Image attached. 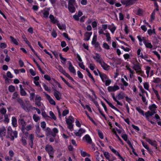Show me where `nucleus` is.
<instances>
[{"mask_svg": "<svg viewBox=\"0 0 161 161\" xmlns=\"http://www.w3.org/2000/svg\"><path fill=\"white\" fill-rule=\"evenodd\" d=\"M109 147L111 151L114 153L115 155L117 156L119 158V159L121 161H125L124 159L122 157L119 152L117 151L116 149H114L113 147L111 146H109Z\"/></svg>", "mask_w": 161, "mask_h": 161, "instance_id": "obj_7", "label": "nucleus"}, {"mask_svg": "<svg viewBox=\"0 0 161 161\" xmlns=\"http://www.w3.org/2000/svg\"><path fill=\"white\" fill-rule=\"evenodd\" d=\"M83 13L80 11H79L77 14H75L74 15L73 17L76 20L78 21L79 20V17L82 15Z\"/></svg>", "mask_w": 161, "mask_h": 161, "instance_id": "obj_22", "label": "nucleus"}, {"mask_svg": "<svg viewBox=\"0 0 161 161\" xmlns=\"http://www.w3.org/2000/svg\"><path fill=\"white\" fill-rule=\"evenodd\" d=\"M40 129L39 128V126H38L37 127H36V133L37 134V136L39 137H42L44 136L43 135H42L41 136H40L38 134L40 132Z\"/></svg>", "mask_w": 161, "mask_h": 161, "instance_id": "obj_42", "label": "nucleus"}, {"mask_svg": "<svg viewBox=\"0 0 161 161\" xmlns=\"http://www.w3.org/2000/svg\"><path fill=\"white\" fill-rule=\"evenodd\" d=\"M7 77L9 78H13V75L10 71H8L7 73Z\"/></svg>", "mask_w": 161, "mask_h": 161, "instance_id": "obj_62", "label": "nucleus"}, {"mask_svg": "<svg viewBox=\"0 0 161 161\" xmlns=\"http://www.w3.org/2000/svg\"><path fill=\"white\" fill-rule=\"evenodd\" d=\"M75 121V119L72 116H70L68 118L66 119V122L67 124H72Z\"/></svg>", "mask_w": 161, "mask_h": 161, "instance_id": "obj_23", "label": "nucleus"}, {"mask_svg": "<svg viewBox=\"0 0 161 161\" xmlns=\"http://www.w3.org/2000/svg\"><path fill=\"white\" fill-rule=\"evenodd\" d=\"M45 150L48 153L50 158L53 159L54 153V150L53 147L50 145H47L46 146Z\"/></svg>", "mask_w": 161, "mask_h": 161, "instance_id": "obj_6", "label": "nucleus"}, {"mask_svg": "<svg viewBox=\"0 0 161 161\" xmlns=\"http://www.w3.org/2000/svg\"><path fill=\"white\" fill-rule=\"evenodd\" d=\"M136 109L139 113L142 114L143 116H145V114H144V111L142 110L140 107H136Z\"/></svg>", "mask_w": 161, "mask_h": 161, "instance_id": "obj_41", "label": "nucleus"}, {"mask_svg": "<svg viewBox=\"0 0 161 161\" xmlns=\"http://www.w3.org/2000/svg\"><path fill=\"white\" fill-rule=\"evenodd\" d=\"M119 89V87L116 85L113 86H109L107 87V90L109 92H114Z\"/></svg>", "mask_w": 161, "mask_h": 161, "instance_id": "obj_9", "label": "nucleus"}, {"mask_svg": "<svg viewBox=\"0 0 161 161\" xmlns=\"http://www.w3.org/2000/svg\"><path fill=\"white\" fill-rule=\"evenodd\" d=\"M126 69L129 71V76L130 78H132L134 76V74L135 73L134 71L128 66H126Z\"/></svg>", "mask_w": 161, "mask_h": 161, "instance_id": "obj_21", "label": "nucleus"}, {"mask_svg": "<svg viewBox=\"0 0 161 161\" xmlns=\"http://www.w3.org/2000/svg\"><path fill=\"white\" fill-rule=\"evenodd\" d=\"M149 108L150 111H147L145 113V116L148 121L150 122L152 124H153L154 122L150 120L149 117L156 113L157 107L155 104H153L149 106Z\"/></svg>", "mask_w": 161, "mask_h": 161, "instance_id": "obj_1", "label": "nucleus"}, {"mask_svg": "<svg viewBox=\"0 0 161 161\" xmlns=\"http://www.w3.org/2000/svg\"><path fill=\"white\" fill-rule=\"evenodd\" d=\"M121 81L124 86H128V83L126 82V81L123 78H121Z\"/></svg>", "mask_w": 161, "mask_h": 161, "instance_id": "obj_56", "label": "nucleus"}, {"mask_svg": "<svg viewBox=\"0 0 161 161\" xmlns=\"http://www.w3.org/2000/svg\"><path fill=\"white\" fill-rule=\"evenodd\" d=\"M103 47L106 49H109V46L108 45V44L104 42L103 44Z\"/></svg>", "mask_w": 161, "mask_h": 161, "instance_id": "obj_61", "label": "nucleus"}, {"mask_svg": "<svg viewBox=\"0 0 161 161\" xmlns=\"http://www.w3.org/2000/svg\"><path fill=\"white\" fill-rule=\"evenodd\" d=\"M49 114L50 115L49 118L54 120H56V117L52 111H50L49 112Z\"/></svg>", "mask_w": 161, "mask_h": 161, "instance_id": "obj_33", "label": "nucleus"}, {"mask_svg": "<svg viewBox=\"0 0 161 161\" xmlns=\"http://www.w3.org/2000/svg\"><path fill=\"white\" fill-rule=\"evenodd\" d=\"M93 58L97 62L100 64L103 61L100 55L96 53V55L93 57Z\"/></svg>", "mask_w": 161, "mask_h": 161, "instance_id": "obj_15", "label": "nucleus"}, {"mask_svg": "<svg viewBox=\"0 0 161 161\" xmlns=\"http://www.w3.org/2000/svg\"><path fill=\"white\" fill-rule=\"evenodd\" d=\"M82 140L84 142L86 143L87 144L90 145H92L93 144L91 137L88 134L85 135L82 138Z\"/></svg>", "mask_w": 161, "mask_h": 161, "instance_id": "obj_8", "label": "nucleus"}, {"mask_svg": "<svg viewBox=\"0 0 161 161\" xmlns=\"http://www.w3.org/2000/svg\"><path fill=\"white\" fill-rule=\"evenodd\" d=\"M161 81V79L159 78H153V79L152 82L155 83H159Z\"/></svg>", "mask_w": 161, "mask_h": 161, "instance_id": "obj_32", "label": "nucleus"}, {"mask_svg": "<svg viewBox=\"0 0 161 161\" xmlns=\"http://www.w3.org/2000/svg\"><path fill=\"white\" fill-rule=\"evenodd\" d=\"M33 119L36 122H37L40 119V117L36 114H34L33 115Z\"/></svg>", "mask_w": 161, "mask_h": 161, "instance_id": "obj_40", "label": "nucleus"}, {"mask_svg": "<svg viewBox=\"0 0 161 161\" xmlns=\"http://www.w3.org/2000/svg\"><path fill=\"white\" fill-rule=\"evenodd\" d=\"M86 132V130L85 129L80 128L78 130L75 131V134L76 136L80 137Z\"/></svg>", "mask_w": 161, "mask_h": 161, "instance_id": "obj_10", "label": "nucleus"}, {"mask_svg": "<svg viewBox=\"0 0 161 161\" xmlns=\"http://www.w3.org/2000/svg\"><path fill=\"white\" fill-rule=\"evenodd\" d=\"M33 126L32 125H27L26 127H25V130L27 131H29L32 129Z\"/></svg>", "mask_w": 161, "mask_h": 161, "instance_id": "obj_45", "label": "nucleus"}, {"mask_svg": "<svg viewBox=\"0 0 161 161\" xmlns=\"http://www.w3.org/2000/svg\"><path fill=\"white\" fill-rule=\"evenodd\" d=\"M6 130L5 127L3 126L0 128V138L3 139V137L6 136Z\"/></svg>", "mask_w": 161, "mask_h": 161, "instance_id": "obj_13", "label": "nucleus"}, {"mask_svg": "<svg viewBox=\"0 0 161 161\" xmlns=\"http://www.w3.org/2000/svg\"><path fill=\"white\" fill-rule=\"evenodd\" d=\"M49 18L51 20V21L53 24L56 23L57 24L58 22V20L55 19L54 16L52 15L51 14L50 15Z\"/></svg>", "mask_w": 161, "mask_h": 161, "instance_id": "obj_24", "label": "nucleus"}, {"mask_svg": "<svg viewBox=\"0 0 161 161\" xmlns=\"http://www.w3.org/2000/svg\"><path fill=\"white\" fill-rule=\"evenodd\" d=\"M144 88L148 91H149V84L148 82H145L143 83Z\"/></svg>", "mask_w": 161, "mask_h": 161, "instance_id": "obj_37", "label": "nucleus"}, {"mask_svg": "<svg viewBox=\"0 0 161 161\" xmlns=\"http://www.w3.org/2000/svg\"><path fill=\"white\" fill-rule=\"evenodd\" d=\"M97 132L99 137L101 139H103V133L101 132V131L98 130H97Z\"/></svg>", "mask_w": 161, "mask_h": 161, "instance_id": "obj_63", "label": "nucleus"}, {"mask_svg": "<svg viewBox=\"0 0 161 161\" xmlns=\"http://www.w3.org/2000/svg\"><path fill=\"white\" fill-rule=\"evenodd\" d=\"M53 131L54 134H53L52 135L53 137H54L56 136V134L58 132V129L56 128H54L53 130Z\"/></svg>", "mask_w": 161, "mask_h": 161, "instance_id": "obj_60", "label": "nucleus"}, {"mask_svg": "<svg viewBox=\"0 0 161 161\" xmlns=\"http://www.w3.org/2000/svg\"><path fill=\"white\" fill-rule=\"evenodd\" d=\"M111 95L113 99L117 103V104L120 106H122V103L119 101L118 100H121L124 98L125 96V93L122 91L120 92L117 94L116 97L114 96V93H112Z\"/></svg>", "mask_w": 161, "mask_h": 161, "instance_id": "obj_2", "label": "nucleus"}, {"mask_svg": "<svg viewBox=\"0 0 161 161\" xmlns=\"http://www.w3.org/2000/svg\"><path fill=\"white\" fill-rule=\"evenodd\" d=\"M79 66L82 69L84 70L86 69L85 66L84 65L82 62H79L78 63Z\"/></svg>", "mask_w": 161, "mask_h": 161, "instance_id": "obj_59", "label": "nucleus"}, {"mask_svg": "<svg viewBox=\"0 0 161 161\" xmlns=\"http://www.w3.org/2000/svg\"><path fill=\"white\" fill-rule=\"evenodd\" d=\"M10 38L11 40V41L12 42H13L14 44L16 45H18V40H17L16 39L14 38L12 36H10Z\"/></svg>", "mask_w": 161, "mask_h": 161, "instance_id": "obj_36", "label": "nucleus"}, {"mask_svg": "<svg viewBox=\"0 0 161 161\" xmlns=\"http://www.w3.org/2000/svg\"><path fill=\"white\" fill-rule=\"evenodd\" d=\"M143 11L142 9L139 8L137 10L136 14L137 15L139 16H142L143 15Z\"/></svg>", "mask_w": 161, "mask_h": 161, "instance_id": "obj_39", "label": "nucleus"}, {"mask_svg": "<svg viewBox=\"0 0 161 161\" xmlns=\"http://www.w3.org/2000/svg\"><path fill=\"white\" fill-rule=\"evenodd\" d=\"M68 8L69 11L72 13L75 12V9L74 6H68Z\"/></svg>", "mask_w": 161, "mask_h": 161, "instance_id": "obj_38", "label": "nucleus"}, {"mask_svg": "<svg viewBox=\"0 0 161 161\" xmlns=\"http://www.w3.org/2000/svg\"><path fill=\"white\" fill-rule=\"evenodd\" d=\"M45 94L50 103L52 105H56V102L48 94L46 93H45Z\"/></svg>", "mask_w": 161, "mask_h": 161, "instance_id": "obj_14", "label": "nucleus"}, {"mask_svg": "<svg viewBox=\"0 0 161 161\" xmlns=\"http://www.w3.org/2000/svg\"><path fill=\"white\" fill-rule=\"evenodd\" d=\"M142 58L144 59L149 63H151L152 62L151 60L147 55L143 56Z\"/></svg>", "mask_w": 161, "mask_h": 161, "instance_id": "obj_51", "label": "nucleus"}, {"mask_svg": "<svg viewBox=\"0 0 161 161\" xmlns=\"http://www.w3.org/2000/svg\"><path fill=\"white\" fill-rule=\"evenodd\" d=\"M137 53L138 57H141L142 58L143 56L142 52H141V50L140 49H138L137 51Z\"/></svg>", "mask_w": 161, "mask_h": 161, "instance_id": "obj_43", "label": "nucleus"}, {"mask_svg": "<svg viewBox=\"0 0 161 161\" xmlns=\"http://www.w3.org/2000/svg\"><path fill=\"white\" fill-rule=\"evenodd\" d=\"M80 154L81 156L83 157H85L86 156L90 157V155L89 154L86 153V152L82 150L80 151Z\"/></svg>", "mask_w": 161, "mask_h": 161, "instance_id": "obj_35", "label": "nucleus"}, {"mask_svg": "<svg viewBox=\"0 0 161 161\" xmlns=\"http://www.w3.org/2000/svg\"><path fill=\"white\" fill-rule=\"evenodd\" d=\"M100 64L105 70H108L110 69V66L106 64L103 61Z\"/></svg>", "mask_w": 161, "mask_h": 161, "instance_id": "obj_20", "label": "nucleus"}, {"mask_svg": "<svg viewBox=\"0 0 161 161\" xmlns=\"http://www.w3.org/2000/svg\"><path fill=\"white\" fill-rule=\"evenodd\" d=\"M19 86L20 87V93L21 95L22 96H25L27 93L24 89L23 88L22 85H19Z\"/></svg>", "mask_w": 161, "mask_h": 161, "instance_id": "obj_26", "label": "nucleus"}, {"mask_svg": "<svg viewBox=\"0 0 161 161\" xmlns=\"http://www.w3.org/2000/svg\"><path fill=\"white\" fill-rule=\"evenodd\" d=\"M106 102L108 104V105H109V106L111 107L113 109H114L115 110H116V111L120 112V111L117 108H116L114 105H113L110 102H109L108 101H106Z\"/></svg>", "mask_w": 161, "mask_h": 161, "instance_id": "obj_30", "label": "nucleus"}, {"mask_svg": "<svg viewBox=\"0 0 161 161\" xmlns=\"http://www.w3.org/2000/svg\"><path fill=\"white\" fill-rule=\"evenodd\" d=\"M137 0H129L128 1V6L134 4Z\"/></svg>", "mask_w": 161, "mask_h": 161, "instance_id": "obj_55", "label": "nucleus"}, {"mask_svg": "<svg viewBox=\"0 0 161 161\" xmlns=\"http://www.w3.org/2000/svg\"><path fill=\"white\" fill-rule=\"evenodd\" d=\"M146 141L148 142L151 145L156 147V149H157V142L156 141L154 140H153L151 139H150L149 138H147L146 139Z\"/></svg>", "mask_w": 161, "mask_h": 161, "instance_id": "obj_17", "label": "nucleus"}, {"mask_svg": "<svg viewBox=\"0 0 161 161\" xmlns=\"http://www.w3.org/2000/svg\"><path fill=\"white\" fill-rule=\"evenodd\" d=\"M89 67L90 69L92 70H93L96 68L95 64H90Z\"/></svg>", "mask_w": 161, "mask_h": 161, "instance_id": "obj_58", "label": "nucleus"}, {"mask_svg": "<svg viewBox=\"0 0 161 161\" xmlns=\"http://www.w3.org/2000/svg\"><path fill=\"white\" fill-rule=\"evenodd\" d=\"M108 25L107 24H103L102 25V28L101 29L103 30V31L106 30L107 28L108 29ZM100 29V28H99Z\"/></svg>", "mask_w": 161, "mask_h": 161, "instance_id": "obj_57", "label": "nucleus"}, {"mask_svg": "<svg viewBox=\"0 0 161 161\" xmlns=\"http://www.w3.org/2000/svg\"><path fill=\"white\" fill-rule=\"evenodd\" d=\"M53 95L57 100L59 101L62 99L61 93L56 89L54 90Z\"/></svg>", "mask_w": 161, "mask_h": 161, "instance_id": "obj_11", "label": "nucleus"}, {"mask_svg": "<svg viewBox=\"0 0 161 161\" xmlns=\"http://www.w3.org/2000/svg\"><path fill=\"white\" fill-rule=\"evenodd\" d=\"M75 3V0H69L68 3V6H74Z\"/></svg>", "mask_w": 161, "mask_h": 161, "instance_id": "obj_52", "label": "nucleus"}, {"mask_svg": "<svg viewBox=\"0 0 161 161\" xmlns=\"http://www.w3.org/2000/svg\"><path fill=\"white\" fill-rule=\"evenodd\" d=\"M12 124L14 127L17 126V120L15 117H12Z\"/></svg>", "mask_w": 161, "mask_h": 161, "instance_id": "obj_25", "label": "nucleus"}, {"mask_svg": "<svg viewBox=\"0 0 161 161\" xmlns=\"http://www.w3.org/2000/svg\"><path fill=\"white\" fill-rule=\"evenodd\" d=\"M9 91L10 92H13L15 90V87L12 85H10L9 86L8 88Z\"/></svg>", "mask_w": 161, "mask_h": 161, "instance_id": "obj_47", "label": "nucleus"}, {"mask_svg": "<svg viewBox=\"0 0 161 161\" xmlns=\"http://www.w3.org/2000/svg\"><path fill=\"white\" fill-rule=\"evenodd\" d=\"M132 68L135 71L137 75L143 76L144 75V72L142 69V67L139 63L134 64Z\"/></svg>", "mask_w": 161, "mask_h": 161, "instance_id": "obj_3", "label": "nucleus"}, {"mask_svg": "<svg viewBox=\"0 0 161 161\" xmlns=\"http://www.w3.org/2000/svg\"><path fill=\"white\" fill-rule=\"evenodd\" d=\"M68 64H69L68 69L69 71L73 74L76 75L75 70L71 62L70 61H68Z\"/></svg>", "mask_w": 161, "mask_h": 161, "instance_id": "obj_12", "label": "nucleus"}, {"mask_svg": "<svg viewBox=\"0 0 161 161\" xmlns=\"http://www.w3.org/2000/svg\"><path fill=\"white\" fill-rule=\"evenodd\" d=\"M92 34V33L86 32L85 34V38L84 40L86 41H88L90 38V37Z\"/></svg>", "mask_w": 161, "mask_h": 161, "instance_id": "obj_29", "label": "nucleus"}, {"mask_svg": "<svg viewBox=\"0 0 161 161\" xmlns=\"http://www.w3.org/2000/svg\"><path fill=\"white\" fill-rule=\"evenodd\" d=\"M97 36L96 35H94L92 42V44H93L97 42Z\"/></svg>", "mask_w": 161, "mask_h": 161, "instance_id": "obj_54", "label": "nucleus"}, {"mask_svg": "<svg viewBox=\"0 0 161 161\" xmlns=\"http://www.w3.org/2000/svg\"><path fill=\"white\" fill-rule=\"evenodd\" d=\"M106 86H109L111 83L112 81L109 78L108 79H106L102 81Z\"/></svg>", "mask_w": 161, "mask_h": 161, "instance_id": "obj_28", "label": "nucleus"}, {"mask_svg": "<svg viewBox=\"0 0 161 161\" xmlns=\"http://www.w3.org/2000/svg\"><path fill=\"white\" fill-rule=\"evenodd\" d=\"M8 137L11 140H13L14 137L16 138L17 136V132L16 131H13L11 127L9 126L7 129Z\"/></svg>", "mask_w": 161, "mask_h": 161, "instance_id": "obj_4", "label": "nucleus"}, {"mask_svg": "<svg viewBox=\"0 0 161 161\" xmlns=\"http://www.w3.org/2000/svg\"><path fill=\"white\" fill-rule=\"evenodd\" d=\"M57 69L60 72L63 74L65 71L64 69L60 65H58L57 67Z\"/></svg>", "mask_w": 161, "mask_h": 161, "instance_id": "obj_50", "label": "nucleus"}, {"mask_svg": "<svg viewBox=\"0 0 161 161\" xmlns=\"http://www.w3.org/2000/svg\"><path fill=\"white\" fill-rule=\"evenodd\" d=\"M97 70L98 72L99 75L102 81H103L105 80L108 79V78H109L105 74L99 71L98 70Z\"/></svg>", "mask_w": 161, "mask_h": 161, "instance_id": "obj_18", "label": "nucleus"}, {"mask_svg": "<svg viewBox=\"0 0 161 161\" xmlns=\"http://www.w3.org/2000/svg\"><path fill=\"white\" fill-rule=\"evenodd\" d=\"M128 1L129 0H121V2L122 4L127 7L128 6Z\"/></svg>", "mask_w": 161, "mask_h": 161, "instance_id": "obj_46", "label": "nucleus"}, {"mask_svg": "<svg viewBox=\"0 0 161 161\" xmlns=\"http://www.w3.org/2000/svg\"><path fill=\"white\" fill-rule=\"evenodd\" d=\"M19 124L21 125V130L23 133L25 132V125H26V123L23 119H20L19 120Z\"/></svg>", "mask_w": 161, "mask_h": 161, "instance_id": "obj_16", "label": "nucleus"}, {"mask_svg": "<svg viewBox=\"0 0 161 161\" xmlns=\"http://www.w3.org/2000/svg\"><path fill=\"white\" fill-rule=\"evenodd\" d=\"M116 28V27L113 23L111 24L110 25H108V29L113 34L114 33Z\"/></svg>", "mask_w": 161, "mask_h": 161, "instance_id": "obj_19", "label": "nucleus"}, {"mask_svg": "<svg viewBox=\"0 0 161 161\" xmlns=\"http://www.w3.org/2000/svg\"><path fill=\"white\" fill-rule=\"evenodd\" d=\"M142 143L143 146L144 147V148H145L147 149L148 151L149 150V146L146 143H144V142L142 141Z\"/></svg>", "mask_w": 161, "mask_h": 161, "instance_id": "obj_53", "label": "nucleus"}, {"mask_svg": "<svg viewBox=\"0 0 161 161\" xmlns=\"http://www.w3.org/2000/svg\"><path fill=\"white\" fill-rule=\"evenodd\" d=\"M34 135L33 134H31L28 137L30 141L31 142L32 144L33 143V139L34 138Z\"/></svg>", "mask_w": 161, "mask_h": 161, "instance_id": "obj_49", "label": "nucleus"}, {"mask_svg": "<svg viewBox=\"0 0 161 161\" xmlns=\"http://www.w3.org/2000/svg\"><path fill=\"white\" fill-rule=\"evenodd\" d=\"M59 56L61 60V62L63 65H65L66 61V59L63 57L61 53L59 54Z\"/></svg>", "mask_w": 161, "mask_h": 161, "instance_id": "obj_31", "label": "nucleus"}, {"mask_svg": "<svg viewBox=\"0 0 161 161\" xmlns=\"http://www.w3.org/2000/svg\"><path fill=\"white\" fill-rule=\"evenodd\" d=\"M151 67L149 66H147L146 67V72L147 75V77H148L149 75V72L151 69Z\"/></svg>", "mask_w": 161, "mask_h": 161, "instance_id": "obj_44", "label": "nucleus"}, {"mask_svg": "<svg viewBox=\"0 0 161 161\" xmlns=\"http://www.w3.org/2000/svg\"><path fill=\"white\" fill-rule=\"evenodd\" d=\"M69 113V110L68 109L64 110L63 112L62 115L63 116H65Z\"/></svg>", "mask_w": 161, "mask_h": 161, "instance_id": "obj_64", "label": "nucleus"}, {"mask_svg": "<svg viewBox=\"0 0 161 161\" xmlns=\"http://www.w3.org/2000/svg\"><path fill=\"white\" fill-rule=\"evenodd\" d=\"M147 32L148 34L150 35L152 34H155V32L154 29L153 30H151V29L148 30Z\"/></svg>", "mask_w": 161, "mask_h": 161, "instance_id": "obj_48", "label": "nucleus"}, {"mask_svg": "<svg viewBox=\"0 0 161 161\" xmlns=\"http://www.w3.org/2000/svg\"><path fill=\"white\" fill-rule=\"evenodd\" d=\"M99 30L98 33L99 35L103 34L106 37V41L110 43L111 38L110 36V34L109 32L107 31H105L106 33H104L103 31V30L101 29L98 28Z\"/></svg>", "mask_w": 161, "mask_h": 161, "instance_id": "obj_5", "label": "nucleus"}, {"mask_svg": "<svg viewBox=\"0 0 161 161\" xmlns=\"http://www.w3.org/2000/svg\"><path fill=\"white\" fill-rule=\"evenodd\" d=\"M144 44L147 48H152L153 47V45L148 40L146 41V42H145Z\"/></svg>", "mask_w": 161, "mask_h": 161, "instance_id": "obj_27", "label": "nucleus"}, {"mask_svg": "<svg viewBox=\"0 0 161 161\" xmlns=\"http://www.w3.org/2000/svg\"><path fill=\"white\" fill-rule=\"evenodd\" d=\"M57 25L60 30H64L65 29L66 26L64 24H61L58 22L57 23Z\"/></svg>", "mask_w": 161, "mask_h": 161, "instance_id": "obj_34", "label": "nucleus"}]
</instances>
